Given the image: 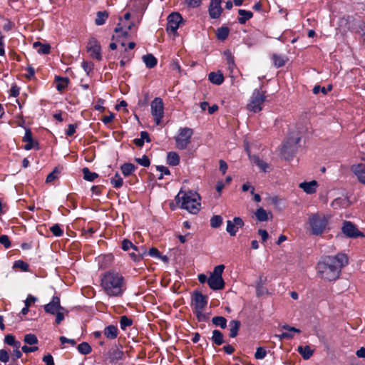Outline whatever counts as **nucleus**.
I'll use <instances>...</instances> for the list:
<instances>
[{"label": "nucleus", "mask_w": 365, "mask_h": 365, "mask_svg": "<svg viewBox=\"0 0 365 365\" xmlns=\"http://www.w3.org/2000/svg\"><path fill=\"white\" fill-rule=\"evenodd\" d=\"M348 262L347 256L342 253L336 256H325L318 262L317 269L322 278L329 281L335 280Z\"/></svg>", "instance_id": "obj_1"}, {"label": "nucleus", "mask_w": 365, "mask_h": 365, "mask_svg": "<svg viewBox=\"0 0 365 365\" xmlns=\"http://www.w3.org/2000/svg\"><path fill=\"white\" fill-rule=\"evenodd\" d=\"M101 286L108 296L114 297L122 296L126 289L124 277L114 269L108 270L102 274Z\"/></svg>", "instance_id": "obj_2"}, {"label": "nucleus", "mask_w": 365, "mask_h": 365, "mask_svg": "<svg viewBox=\"0 0 365 365\" xmlns=\"http://www.w3.org/2000/svg\"><path fill=\"white\" fill-rule=\"evenodd\" d=\"M178 202L181 200V207L192 214H197L200 209V196L192 191L184 192L180 190L175 197Z\"/></svg>", "instance_id": "obj_3"}, {"label": "nucleus", "mask_w": 365, "mask_h": 365, "mask_svg": "<svg viewBox=\"0 0 365 365\" xmlns=\"http://www.w3.org/2000/svg\"><path fill=\"white\" fill-rule=\"evenodd\" d=\"M329 217L323 213H314L309 217V224L312 233L314 235H319L328 229Z\"/></svg>", "instance_id": "obj_4"}, {"label": "nucleus", "mask_w": 365, "mask_h": 365, "mask_svg": "<svg viewBox=\"0 0 365 365\" xmlns=\"http://www.w3.org/2000/svg\"><path fill=\"white\" fill-rule=\"evenodd\" d=\"M265 98L266 96L264 92L255 90L250 98V103L247 106V109L254 113L259 112L262 109V105L265 101Z\"/></svg>", "instance_id": "obj_5"}, {"label": "nucleus", "mask_w": 365, "mask_h": 365, "mask_svg": "<svg viewBox=\"0 0 365 365\" xmlns=\"http://www.w3.org/2000/svg\"><path fill=\"white\" fill-rule=\"evenodd\" d=\"M193 134L191 128H183L180 130L179 134L175 137L176 147L184 150L190 143V139Z\"/></svg>", "instance_id": "obj_6"}, {"label": "nucleus", "mask_w": 365, "mask_h": 365, "mask_svg": "<svg viewBox=\"0 0 365 365\" xmlns=\"http://www.w3.org/2000/svg\"><path fill=\"white\" fill-rule=\"evenodd\" d=\"M151 113L154 117L155 121L157 125L161 123L162 118L164 116V106L163 100L160 98H155L150 104Z\"/></svg>", "instance_id": "obj_7"}, {"label": "nucleus", "mask_w": 365, "mask_h": 365, "mask_svg": "<svg viewBox=\"0 0 365 365\" xmlns=\"http://www.w3.org/2000/svg\"><path fill=\"white\" fill-rule=\"evenodd\" d=\"M342 233L349 238L364 237V234L350 221H344L341 227Z\"/></svg>", "instance_id": "obj_8"}, {"label": "nucleus", "mask_w": 365, "mask_h": 365, "mask_svg": "<svg viewBox=\"0 0 365 365\" xmlns=\"http://www.w3.org/2000/svg\"><path fill=\"white\" fill-rule=\"evenodd\" d=\"M87 51L90 53L92 58L101 61L102 55L101 52L100 43L94 38H91L86 46Z\"/></svg>", "instance_id": "obj_9"}, {"label": "nucleus", "mask_w": 365, "mask_h": 365, "mask_svg": "<svg viewBox=\"0 0 365 365\" xmlns=\"http://www.w3.org/2000/svg\"><path fill=\"white\" fill-rule=\"evenodd\" d=\"M182 22V17L178 12H173L168 16L166 30L173 34L177 32L180 24Z\"/></svg>", "instance_id": "obj_10"}, {"label": "nucleus", "mask_w": 365, "mask_h": 365, "mask_svg": "<svg viewBox=\"0 0 365 365\" xmlns=\"http://www.w3.org/2000/svg\"><path fill=\"white\" fill-rule=\"evenodd\" d=\"M124 352L117 346H112L106 354V360L110 364H117L124 358Z\"/></svg>", "instance_id": "obj_11"}, {"label": "nucleus", "mask_w": 365, "mask_h": 365, "mask_svg": "<svg viewBox=\"0 0 365 365\" xmlns=\"http://www.w3.org/2000/svg\"><path fill=\"white\" fill-rule=\"evenodd\" d=\"M207 299L205 295L198 292H194L192 296V305L195 310L204 309L207 306Z\"/></svg>", "instance_id": "obj_12"}, {"label": "nucleus", "mask_w": 365, "mask_h": 365, "mask_svg": "<svg viewBox=\"0 0 365 365\" xmlns=\"http://www.w3.org/2000/svg\"><path fill=\"white\" fill-rule=\"evenodd\" d=\"M300 141V138L297 137L294 139H289L282 146V153L284 158L292 156L297 150V145Z\"/></svg>", "instance_id": "obj_13"}, {"label": "nucleus", "mask_w": 365, "mask_h": 365, "mask_svg": "<svg viewBox=\"0 0 365 365\" xmlns=\"http://www.w3.org/2000/svg\"><path fill=\"white\" fill-rule=\"evenodd\" d=\"M243 226L244 222L242 218L240 217H234L233 221H227L226 230L231 236H235L238 231V229Z\"/></svg>", "instance_id": "obj_14"}, {"label": "nucleus", "mask_w": 365, "mask_h": 365, "mask_svg": "<svg viewBox=\"0 0 365 365\" xmlns=\"http://www.w3.org/2000/svg\"><path fill=\"white\" fill-rule=\"evenodd\" d=\"M222 0H211L209 6V14L212 19H217L222 12Z\"/></svg>", "instance_id": "obj_15"}, {"label": "nucleus", "mask_w": 365, "mask_h": 365, "mask_svg": "<svg viewBox=\"0 0 365 365\" xmlns=\"http://www.w3.org/2000/svg\"><path fill=\"white\" fill-rule=\"evenodd\" d=\"M44 310L46 313L55 314L58 310H65L60 304V299L58 297H53L48 304L44 306Z\"/></svg>", "instance_id": "obj_16"}, {"label": "nucleus", "mask_w": 365, "mask_h": 365, "mask_svg": "<svg viewBox=\"0 0 365 365\" xmlns=\"http://www.w3.org/2000/svg\"><path fill=\"white\" fill-rule=\"evenodd\" d=\"M207 284L212 290H221L225 287V282L222 277L210 275Z\"/></svg>", "instance_id": "obj_17"}, {"label": "nucleus", "mask_w": 365, "mask_h": 365, "mask_svg": "<svg viewBox=\"0 0 365 365\" xmlns=\"http://www.w3.org/2000/svg\"><path fill=\"white\" fill-rule=\"evenodd\" d=\"M23 141L26 143V144L24 145L25 150H29L35 148L38 149V143L33 140L32 133L29 129L26 130L25 135L23 138Z\"/></svg>", "instance_id": "obj_18"}, {"label": "nucleus", "mask_w": 365, "mask_h": 365, "mask_svg": "<svg viewBox=\"0 0 365 365\" xmlns=\"http://www.w3.org/2000/svg\"><path fill=\"white\" fill-rule=\"evenodd\" d=\"M318 182L316 180L301 182L299 187L307 194H313L316 192Z\"/></svg>", "instance_id": "obj_19"}, {"label": "nucleus", "mask_w": 365, "mask_h": 365, "mask_svg": "<svg viewBox=\"0 0 365 365\" xmlns=\"http://www.w3.org/2000/svg\"><path fill=\"white\" fill-rule=\"evenodd\" d=\"M352 170L356 175L358 180L361 182L365 183V164L361 163L356 165H354L352 167Z\"/></svg>", "instance_id": "obj_20"}, {"label": "nucleus", "mask_w": 365, "mask_h": 365, "mask_svg": "<svg viewBox=\"0 0 365 365\" xmlns=\"http://www.w3.org/2000/svg\"><path fill=\"white\" fill-rule=\"evenodd\" d=\"M255 215L257 220L260 222H265L269 220V216L272 218V213L271 212H267L264 208L259 207L255 212Z\"/></svg>", "instance_id": "obj_21"}, {"label": "nucleus", "mask_w": 365, "mask_h": 365, "mask_svg": "<svg viewBox=\"0 0 365 365\" xmlns=\"http://www.w3.org/2000/svg\"><path fill=\"white\" fill-rule=\"evenodd\" d=\"M208 79L213 84L221 85L224 81V76L220 71L211 72L208 75Z\"/></svg>", "instance_id": "obj_22"}, {"label": "nucleus", "mask_w": 365, "mask_h": 365, "mask_svg": "<svg viewBox=\"0 0 365 365\" xmlns=\"http://www.w3.org/2000/svg\"><path fill=\"white\" fill-rule=\"evenodd\" d=\"M103 334L110 339H115L118 334V328L114 325H109L103 330Z\"/></svg>", "instance_id": "obj_23"}, {"label": "nucleus", "mask_w": 365, "mask_h": 365, "mask_svg": "<svg viewBox=\"0 0 365 365\" xmlns=\"http://www.w3.org/2000/svg\"><path fill=\"white\" fill-rule=\"evenodd\" d=\"M297 351L305 360L309 359L314 354V350L310 348L309 346H299Z\"/></svg>", "instance_id": "obj_24"}, {"label": "nucleus", "mask_w": 365, "mask_h": 365, "mask_svg": "<svg viewBox=\"0 0 365 365\" xmlns=\"http://www.w3.org/2000/svg\"><path fill=\"white\" fill-rule=\"evenodd\" d=\"M33 47L37 48L40 54H48L51 51V46L48 43L43 44L40 41H36L33 43Z\"/></svg>", "instance_id": "obj_25"}, {"label": "nucleus", "mask_w": 365, "mask_h": 365, "mask_svg": "<svg viewBox=\"0 0 365 365\" xmlns=\"http://www.w3.org/2000/svg\"><path fill=\"white\" fill-rule=\"evenodd\" d=\"M241 323L239 320H232L230 322V334L229 336L232 338H235L238 334Z\"/></svg>", "instance_id": "obj_26"}, {"label": "nucleus", "mask_w": 365, "mask_h": 365, "mask_svg": "<svg viewBox=\"0 0 365 365\" xmlns=\"http://www.w3.org/2000/svg\"><path fill=\"white\" fill-rule=\"evenodd\" d=\"M142 59L148 68H154L158 63L157 58L151 53L144 55Z\"/></svg>", "instance_id": "obj_27"}, {"label": "nucleus", "mask_w": 365, "mask_h": 365, "mask_svg": "<svg viewBox=\"0 0 365 365\" xmlns=\"http://www.w3.org/2000/svg\"><path fill=\"white\" fill-rule=\"evenodd\" d=\"M238 14L240 16V17L238 18V22L240 24H245L246 21L251 19L253 16L252 12H251L250 11H246L243 9H240L238 11Z\"/></svg>", "instance_id": "obj_28"}, {"label": "nucleus", "mask_w": 365, "mask_h": 365, "mask_svg": "<svg viewBox=\"0 0 365 365\" xmlns=\"http://www.w3.org/2000/svg\"><path fill=\"white\" fill-rule=\"evenodd\" d=\"M167 163L172 166L178 165L180 163V157L175 152H169L167 155Z\"/></svg>", "instance_id": "obj_29"}, {"label": "nucleus", "mask_w": 365, "mask_h": 365, "mask_svg": "<svg viewBox=\"0 0 365 365\" xmlns=\"http://www.w3.org/2000/svg\"><path fill=\"white\" fill-rule=\"evenodd\" d=\"M108 12L106 11H98L96 14V18L95 19V24L97 26H101L105 24L106 21L108 18Z\"/></svg>", "instance_id": "obj_30"}, {"label": "nucleus", "mask_w": 365, "mask_h": 365, "mask_svg": "<svg viewBox=\"0 0 365 365\" xmlns=\"http://www.w3.org/2000/svg\"><path fill=\"white\" fill-rule=\"evenodd\" d=\"M224 336L222 333L217 330L215 329L212 331V341L216 345H221L224 343Z\"/></svg>", "instance_id": "obj_31"}, {"label": "nucleus", "mask_w": 365, "mask_h": 365, "mask_svg": "<svg viewBox=\"0 0 365 365\" xmlns=\"http://www.w3.org/2000/svg\"><path fill=\"white\" fill-rule=\"evenodd\" d=\"M272 59L274 61V66L277 68H280L284 66L288 60V58L286 56L275 53L272 55Z\"/></svg>", "instance_id": "obj_32"}, {"label": "nucleus", "mask_w": 365, "mask_h": 365, "mask_svg": "<svg viewBox=\"0 0 365 365\" xmlns=\"http://www.w3.org/2000/svg\"><path fill=\"white\" fill-rule=\"evenodd\" d=\"M55 80L57 82L56 89L58 91H63L68 86V84L69 82V80L68 78H62V77H59V76H56Z\"/></svg>", "instance_id": "obj_33"}, {"label": "nucleus", "mask_w": 365, "mask_h": 365, "mask_svg": "<svg viewBox=\"0 0 365 365\" xmlns=\"http://www.w3.org/2000/svg\"><path fill=\"white\" fill-rule=\"evenodd\" d=\"M230 29L227 26H222L217 30L216 36L217 39L225 41L229 35Z\"/></svg>", "instance_id": "obj_34"}, {"label": "nucleus", "mask_w": 365, "mask_h": 365, "mask_svg": "<svg viewBox=\"0 0 365 365\" xmlns=\"http://www.w3.org/2000/svg\"><path fill=\"white\" fill-rule=\"evenodd\" d=\"M137 168L132 163H124L121 165L120 169L125 176H129Z\"/></svg>", "instance_id": "obj_35"}, {"label": "nucleus", "mask_w": 365, "mask_h": 365, "mask_svg": "<svg viewBox=\"0 0 365 365\" xmlns=\"http://www.w3.org/2000/svg\"><path fill=\"white\" fill-rule=\"evenodd\" d=\"M212 322L217 327H220L221 329H225L227 327V319L224 317H214L212 319Z\"/></svg>", "instance_id": "obj_36"}, {"label": "nucleus", "mask_w": 365, "mask_h": 365, "mask_svg": "<svg viewBox=\"0 0 365 365\" xmlns=\"http://www.w3.org/2000/svg\"><path fill=\"white\" fill-rule=\"evenodd\" d=\"M83 174V178L87 181H93L98 177L96 173H91L88 168H83L82 170Z\"/></svg>", "instance_id": "obj_37"}, {"label": "nucleus", "mask_w": 365, "mask_h": 365, "mask_svg": "<svg viewBox=\"0 0 365 365\" xmlns=\"http://www.w3.org/2000/svg\"><path fill=\"white\" fill-rule=\"evenodd\" d=\"M4 342L14 348H20L21 343L19 341H16L15 336L12 334H8L4 338Z\"/></svg>", "instance_id": "obj_38"}, {"label": "nucleus", "mask_w": 365, "mask_h": 365, "mask_svg": "<svg viewBox=\"0 0 365 365\" xmlns=\"http://www.w3.org/2000/svg\"><path fill=\"white\" fill-rule=\"evenodd\" d=\"M78 351L83 355L89 354L92 351L91 346L87 342H82L78 345Z\"/></svg>", "instance_id": "obj_39"}, {"label": "nucleus", "mask_w": 365, "mask_h": 365, "mask_svg": "<svg viewBox=\"0 0 365 365\" xmlns=\"http://www.w3.org/2000/svg\"><path fill=\"white\" fill-rule=\"evenodd\" d=\"M110 182L115 188H120L123 185V178L118 173H116L113 178L110 179Z\"/></svg>", "instance_id": "obj_40"}, {"label": "nucleus", "mask_w": 365, "mask_h": 365, "mask_svg": "<svg viewBox=\"0 0 365 365\" xmlns=\"http://www.w3.org/2000/svg\"><path fill=\"white\" fill-rule=\"evenodd\" d=\"M133 324V321L131 319L128 318V317L123 315L122 317H120V328L123 329V330H125V329L128 327H130Z\"/></svg>", "instance_id": "obj_41"}, {"label": "nucleus", "mask_w": 365, "mask_h": 365, "mask_svg": "<svg viewBox=\"0 0 365 365\" xmlns=\"http://www.w3.org/2000/svg\"><path fill=\"white\" fill-rule=\"evenodd\" d=\"M222 223V218L220 215H214L210 219V226L213 228L219 227Z\"/></svg>", "instance_id": "obj_42"}, {"label": "nucleus", "mask_w": 365, "mask_h": 365, "mask_svg": "<svg viewBox=\"0 0 365 365\" xmlns=\"http://www.w3.org/2000/svg\"><path fill=\"white\" fill-rule=\"evenodd\" d=\"M24 341L25 343L34 345L38 343V339L36 335L32 334H28L24 336Z\"/></svg>", "instance_id": "obj_43"}, {"label": "nucleus", "mask_w": 365, "mask_h": 365, "mask_svg": "<svg viewBox=\"0 0 365 365\" xmlns=\"http://www.w3.org/2000/svg\"><path fill=\"white\" fill-rule=\"evenodd\" d=\"M130 248H133L135 251H138V247L134 245L130 240H123L122 242V249L125 251H128Z\"/></svg>", "instance_id": "obj_44"}, {"label": "nucleus", "mask_w": 365, "mask_h": 365, "mask_svg": "<svg viewBox=\"0 0 365 365\" xmlns=\"http://www.w3.org/2000/svg\"><path fill=\"white\" fill-rule=\"evenodd\" d=\"M60 173L59 170L57 168H54L53 170L50 173L46 179V182L47 183L53 182L54 180H56L58 178V174Z\"/></svg>", "instance_id": "obj_45"}, {"label": "nucleus", "mask_w": 365, "mask_h": 365, "mask_svg": "<svg viewBox=\"0 0 365 365\" xmlns=\"http://www.w3.org/2000/svg\"><path fill=\"white\" fill-rule=\"evenodd\" d=\"M254 162L257 166H258L264 172H267L269 165L267 163L259 159V158H255Z\"/></svg>", "instance_id": "obj_46"}, {"label": "nucleus", "mask_w": 365, "mask_h": 365, "mask_svg": "<svg viewBox=\"0 0 365 365\" xmlns=\"http://www.w3.org/2000/svg\"><path fill=\"white\" fill-rule=\"evenodd\" d=\"M332 89V86L329 85L327 88L325 87H321L320 86H315L313 88V93L314 94L319 93L320 91L322 92L324 94H326L327 91H330Z\"/></svg>", "instance_id": "obj_47"}, {"label": "nucleus", "mask_w": 365, "mask_h": 365, "mask_svg": "<svg viewBox=\"0 0 365 365\" xmlns=\"http://www.w3.org/2000/svg\"><path fill=\"white\" fill-rule=\"evenodd\" d=\"M135 160L143 167H148L150 165V161L148 157L144 155L142 158H135Z\"/></svg>", "instance_id": "obj_48"}, {"label": "nucleus", "mask_w": 365, "mask_h": 365, "mask_svg": "<svg viewBox=\"0 0 365 365\" xmlns=\"http://www.w3.org/2000/svg\"><path fill=\"white\" fill-rule=\"evenodd\" d=\"M266 354H267L266 350L263 347L259 346L256 350V352L255 354V357L256 359H262L266 356Z\"/></svg>", "instance_id": "obj_49"}, {"label": "nucleus", "mask_w": 365, "mask_h": 365, "mask_svg": "<svg viewBox=\"0 0 365 365\" xmlns=\"http://www.w3.org/2000/svg\"><path fill=\"white\" fill-rule=\"evenodd\" d=\"M93 66L94 65L92 62L86 61L82 62V67L87 75H89V73L93 71Z\"/></svg>", "instance_id": "obj_50"}, {"label": "nucleus", "mask_w": 365, "mask_h": 365, "mask_svg": "<svg viewBox=\"0 0 365 365\" xmlns=\"http://www.w3.org/2000/svg\"><path fill=\"white\" fill-rule=\"evenodd\" d=\"M224 269H225L224 264L217 265L214 268L213 272L210 274L217 276V277H222Z\"/></svg>", "instance_id": "obj_51"}, {"label": "nucleus", "mask_w": 365, "mask_h": 365, "mask_svg": "<svg viewBox=\"0 0 365 365\" xmlns=\"http://www.w3.org/2000/svg\"><path fill=\"white\" fill-rule=\"evenodd\" d=\"M50 230L55 236L59 237L63 235V230L61 229L60 226L58 224L53 225L50 228Z\"/></svg>", "instance_id": "obj_52"}, {"label": "nucleus", "mask_w": 365, "mask_h": 365, "mask_svg": "<svg viewBox=\"0 0 365 365\" xmlns=\"http://www.w3.org/2000/svg\"><path fill=\"white\" fill-rule=\"evenodd\" d=\"M0 243L2 244L5 248H9L11 245L9 237L5 235L0 236Z\"/></svg>", "instance_id": "obj_53"}, {"label": "nucleus", "mask_w": 365, "mask_h": 365, "mask_svg": "<svg viewBox=\"0 0 365 365\" xmlns=\"http://www.w3.org/2000/svg\"><path fill=\"white\" fill-rule=\"evenodd\" d=\"M9 352L6 349H1L0 350V361L4 363H6L9 361Z\"/></svg>", "instance_id": "obj_54"}, {"label": "nucleus", "mask_w": 365, "mask_h": 365, "mask_svg": "<svg viewBox=\"0 0 365 365\" xmlns=\"http://www.w3.org/2000/svg\"><path fill=\"white\" fill-rule=\"evenodd\" d=\"M185 4L192 8L198 7L201 4V0H185Z\"/></svg>", "instance_id": "obj_55"}, {"label": "nucleus", "mask_w": 365, "mask_h": 365, "mask_svg": "<svg viewBox=\"0 0 365 365\" xmlns=\"http://www.w3.org/2000/svg\"><path fill=\"white\" fill-rule=\"evenodd\" d=\"M14 267H17L21 268L23 271H27L29 268V264L21 260H19L15 262Z\"/></svg>", "instance_id": "obj_56"}, {"label": "nucleus", "mask_w": 365, "mask_h": 365, "mask_svg": "<svg viewBox=\"0 0 365 365\" xmlns=\"http://www.w3.org/2000/svg\"><path fill=\"white\" fill-rule=\"evenodd\" d=\"M258 234H259V235H260L262 242H266L267 240V239L269 238V234L265 230L259 229Z\"/></svg>", "instance_id": "obj_57"}, {"label": "nucleus", "mask_w": 365, "mask_h": 365, "mask_svg": "<svg viewBox=\"0 0 365 365\" xmlns=\"http://www.w3.org/2000/svg\"><path fill=\"white\" fill-rule=\"evenodd\" d=\"M114 31L116 34L120 33V35L122 36H128V31H125V30L123 31V26H121V24L120 23L115 28Z\"/></svg>", "instance_id": "obj_58"}, {"label": "nucleus", "mask_w": 365, "mask_h": 365, "mask_svg": "<svg viewBox=\"0 0 365 365\" xmlns=\"http://www.w3.org/2000/svg\"><path fill=\"white\" fill-rule=\"evenodd\" d=\"M63 311L64 310H58L56 312V323L58 324H59L64 319V314L63 312Z\"/></svg>", "instance_id": "obj_59"}, {"label": "nucleus", "mask_w": 365, "mask_h": 365, "mask_svg": "<svg viewBox=\"0 0 365 365\" xmlns=\"http://www.w3.org/2000/svg\"><path fill=\"white\" fill-rule=\"evenodd\" d=\"M225 54L227 56V61L229 65V68L231 69L234 66V58L229 51L225 52Z\"/></svg>", "instance_id": "obj_60"}, {"label": "nucleus", "mask_w": 365, "mask_h": 365, "mask_svg": "<svg viewBox=\"0 0 365 365\" xmlns=\"http://www.w3.org/2000/svg\"><path fill=\"white\" fill-rule=\"evenodd\" d=\"M43 361L46 363V365H54L53 359L51 354L44 356Z\"/></svg>", "instance_id": "obj_61"}, {"label": "nucleus", "mask_w": 365, "mask_h": 365, "mask_svg": "<svg viewBox=\"0 0 365 365\" xmlns=\"http://www.w3.org/2000/svg\"><path fill=\"white\" fill-rule=\"evenodd\" d=\"M149 255L153 257H161L160 252L155 247H152L150 249Z\"/></svg>", "instance_id": "obj_62"}, {"label": "nucleus", "mask_w": 365, "mask_h": 365, "mask_svg": "<svg viewBox=\"0 0 365 365\" xmlns=\"http://www.w3.org/2000/svg\"><path fill=\"white\" fill-rule=\"evenodd\" d=\"M26 71H28V73L25 74V77L29 79L31 78L35 74L34 68L31 66H29L26 68Z\"/></svg>", "instance_id": "obj_63"}, {"label": "nucleus", "mask_w": 365, "mask_h": 365, "mask_svg": "<svg viewBox=\"0 0 365 365\" xmlns=\"http://www.w3.org/2000/svg\"><path fill=\"white\" fill-rule=\"evenodd\" d=\"M76 125H74V124L68 125V128L66 132V135L68 136L73 135L76 132Z\"/></svg>", "instance_id": "obj_64"}]
</instances>
